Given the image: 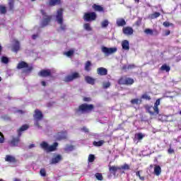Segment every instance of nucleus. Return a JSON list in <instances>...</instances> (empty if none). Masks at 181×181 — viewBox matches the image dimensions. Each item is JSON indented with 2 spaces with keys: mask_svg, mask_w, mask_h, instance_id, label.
<instances>
[{
  "mask_svg": "<svg viewBox=\"0 0 181 181\" xmlns=\"http://www.w3.org/2000/svg\"><path fill=\"white\" fill-rule=\"evenodd\" d=\"M40 148L47 152H54L57 151V146H59V143L54 142L52 145L49 146L46 141H42L40 144Z\"/></svg>",
  "mask_w": 181,
  "mask_h": 181,
  "instance_id": "f257e3e1",
  "label": "nucleus"
},
{
  "mask_svg": "<svg viewBox=\"0 0 181 181\" xmlns=\"http://www.w3.org/2000/svg\"><path fill=\"white\" fill-rule=\"evenodd\" d=\"M91 110V105H88L87 103H83L80 105L78 108L75 109V113L78 114V115H81V114H87L90 112Z\"/></svg>",
  "mask_w": 181,
  "mask_h": 181,
  "instance_id": "f03ea898",
  "label": "nucleus"
},
{
  "mask_svg": "<svg viewBox=\"0 0 181 181\" xmlns=\"http://www.w3.org/2000/svg\"><path fill=\"white\" fill-rule=\"evenodd\" d=\"M43 118L44 116L42 111H40L39 109H35L33 114V119L35 121L34 125H35V127H37L38 128H42V127H40V124H39V122L42 121Z\"/></svg>",
  "mask_w": 181,
  "mask_h": 181,
  "instance_id": "7ed1b4c3",
  "label": "nucleus"
},
{
  "mask_svg": "<svg viewBox=\"0 0 181 181\" xmlns=\"http://www.w3.org/2000/svg\"><path fill=\"white\" fill-rule=\"evenodd\" d=\"M16 69H18V70L24 69L23 73H30L33 70V66H29V64L24 61H21L17 64Z\"/></svg>",
  "mask_w": 181,
  "mask_h": 181,
  "instance_id": "20e7f679",
  "label": "nucleus"
},
{
  "mask_svg": "<svg viewBox=\"0 0 181 181\" xmlns=\"http://www.w3.org/2000/svg\"><path fill=\"white\" fill-rule=\"evenodd\" d=\"M63 8H59L57 11L56 19L57 23L61 25L60 28L62 30H66V25H63Z\"/></svg>",
  "mask_w": 181,
  "mask_h": 181,
  "instance_id": "39448f33",
  "label": "nucleus"
},
{
  "mask_svg": "<svg viewBox=\"0 0 181 181\" xmlns=\"http://www.w3.org/2000/svg\"><path fill=\"white\" fill-rule=\"evenodd\" d=\"M158 105H160V99L156 100L154 107L151 106L148 107V112H149L151 115H153V114H159V108L158 107Z\"/></svg>",
  "mask_w": 181,
  "mask_h": 181,
  "instance_id": "423d86ee",
  "label": "nucleus"
},
{
  "mask_svg": "<svg viewBox=\"0 0 181 181\" xmlns=\"http://www.w3.org/2000/svg\"><path fill=\"white\" fill-rule=\"evenodd\" d=\"M41 13L43 15V19L41 23V28H45L52 21V16H46L44 10H41Z\"/></svg>",
  "mask_w": 181,
  "mask_h": 181,
  "instance_id": "0eeeda50",
  "label": "nucleus"
},
{
  "mask_svg": "<svg viewBox=\"0 0 181 181\" xmlns=\"http://www.w3.org/2000/svg\"><path fill=\"white\" fill-rule=\"evenodd\" d=\"M79 77L80 74L77 72H74L71 75L66 76L64 78V81H65V83H70V81H73V80H75V78H78Z\"/></svg>",
  "mask_w": 181,
  "mask_h": 181,
  "instance_id": "6e6552de",
  "label": "nucleus"
},
{
  "mask_svg": "<svg viewBox=\"0 0 181 181\" xmlns=\"http://www.w3.org/2000/svg\"><path fill=\"white\" fill-rule=\"evenodd\" d=\"M117 47H111L108 48L107 47H102V52L106 56H110V54H112V53H115L117 52Z\"/></svg>",
  "mask_w": 181,
  "mask_h": 181,
  "instance_id": "1a4fd4ad",
  "label": "nucleus"
},
{
  "mask_svg": "<svg viewBox=\"0 0 181 181\" xmlns=\"http://www.w3.org/2000/svg\"><path fill=\"white\" fill-rule=\"evenodd\" d=\"M63 160V156L60 154L54 155L50 160V165H56Z\"/></svg>",
  "mask_w": 181,
  "mask_h": 181,
  "instance_id": "9d476101",
  "label": "nucleus"
},
{
  "mask_svg": "<svg viewBox=\"0 0 181 181\" xmlns=\"http://www.w3.org/2000/svg\"><path fill=\"white\" fill-rule=\"evenodd\" d=\"M54 138L56 141H63V139H67V133L66 132H58Z\"/></svg>",
  "mask_w": 181,
  "mask_h": 181,
  "instance_id": "9b49d317",
  "label": "nucleus"
},
{
  "mask_svg": "<svg viewBox=\"0 0 181 181\" xmlns=\"http://www.w3.org/2000/svg\"><path fill=\"white\" fill-rule=\"evenodd\" d=\"M40 77H52V70L42 69L38 73Z\"/></svg>",
  "mask_w": 181,
  "mask_h": 181,
  "instance_id": "f8f14e48",
  "label": "nucleus"
},
{
  "mask_svg": "<svg viewBox=\"0 0 181 181\" xmlns=\"http://www.w3.org/2000/svg\"><path fill=\"white\" fill-rule=\"evenodd\" d=\"M19 142H21V136L18 134V137H13L8 144L11 146H18Z\"/></svg>",
  "mask_w": 181,
  "mask_h": 181,
  "instance_id": "ddd939ff",
  "label": "nucleus"
},
{
  "mask_svg": "<svg viewBox=\"0 0 181 181\" xmlns=\"http://www.w3.org/2000/svg\"><path fill=\"white\" fill-rule=\"evenodd\" d=\"M122 32L124 35H126V36H131L132 35H134V29L131 27L123 28Z\"/></svg>",
  "mask_w": 181,
  "mask_h": 181,
  "instance_id": "4468645a",
  "label": "nucleus"
},
{
  "mask_svg": "<svg viewBox=\"0 0 181 181\" xmlns=\"http://www.w3.org/2000/svg\"><path fill=\"white\" fill-rule=\"evenodd\" d=\"M27 129H29V125L23 124V126H21L18 130V136H22V132H23V131H27Z\"/></svg>",
  "mask_w": 181,
  "mask_h": 181,
  "instance_id": "2eb2a0df",
  "label": "nucleus"
},
{
  "mask_svg": "<svg viewBox=\"0 0 181 181\" xmlns=\"http://www.w3.org/2000/svg\"><path fill=\"white\" fill-rule=\"evenodd\" d=\"M21 50V43L19 41L16 40L14 42V45H13V52H16V53H18Z\"/></svg>",
  "mask_w": 181,
  "mask_h": 181,
  "instance_id": "dca6fc26",
  "label": "nucleus"
},
{
  "mask_svg": "<svg viewBox=\"0 0 181 181\" xmlns=\"http://www.w3.org/2000/svg\"><path fill=\"white\" fill-rule=\"evenodd\" d=\"M108 71L104 67H100L98 69V74L100 76H107Z\"/></svg>",
  "mask_w": 181,
  "mask_h": 181,
  "instance_id": "f3484780",
  "label": "nucleus"
},
{
  "mask_svg": "<svg viewBox=\"0 0 181 181\" xmlns=\"http://www.w3.org/2000/svg\"><path fill=\"white\" fill-rule=\"evenodd\" d=\"M122 47L123 50H129V41L124 40L122 42Z\"/></svg>",
  "mask_w": 181,
  "mask_h": 181,
  "instance_id": "a211bd4d",
  "label": "nucleus"
},
{
  "mask_svg": "<svg viewBox=\"0 0 181 181\" xmlns=\"http://www.w3.org/2000/svg\"><path fill=\"white\" fill-rule=\"evenodd\" d=\"M6 162H9L10 163H16V158L12 156L7 155L5 158Z\"/></svg>",
  "mask_w": 181,
  "mask_h": 181,
  "instance_id": "6ab92c4d",
  "label": "nucleus"
},
{
  "mask_svg": "<svg viewBox=\"0 0 181 181\" xmlns=\"http://www.w3.org/2000/svg\"><path fill=\"white\" fill-rule=\"evenodd\" d=\"M109 170L112 175H115L117 170H121V168L118 166L109 165Z\"/></svg>",
  "mask_w": 181,
  "mask_h": 181,
  "instance_id": "aec40b11",
  "label": "nucleus"
},
{
  "mask_svg": "<svg viewBox=\"0 0 181 181\" xmlns=\"http://www.w3.org/2000/svg\"><path fill=\"white\" fill-rule=\"evenodd\" d=\"M93 9L96 12H104V7L98 5V4H93L92 6Z\"/></svg>",
  "mask_w": 181,
  "mask_h": 181,
  "instance_id": "412c9836",
  "label": "nucleus"
},
{
  "mask_svg": "<svg viewBox=\"0 0 181 181\" xmlns=\"http://www.w3.org/2000/svg\"><path fill=\"white\" fill-rule=\"evenodd\" d=\"M49 6H56V5H60L62 0H48Z\"/></svg>",
  "mask_w": 181,
  "mask_h": 181,
  "instance_id": "4be33fe9",
  "label": "nucleus"
},
{
  "mask_svg": "<svg viewBox=\"0 0 181 181\" xmlns=\"http://www.w3.org/2000/svg\"><path fill=\"white\" fill-rule=\"evenodd\" d=\"M144 138H145V134H142V133H136L134 135V141H142V139H144Z\"/></svg>",
  "mask_w": 181,
  "mask_h": 181,
  "instance_id": "5701e85b",
  "label": "nucleus"
},
{
  "mask_svg": "<svg viewBox=\"0 0 181 181\" xmlns=\"http://www.w3.org/2000/svg\"><path fill=\"white\" fill-rule=\"evenodd\" d=\"M8 8L9 11H11V12H13L15 11V0H8Z\"/></svg>",
  "mask_w": 181,
  "mask_h": 181,
  "instance_id": "b1692460",
  "label": "nucleus"
},
{
  "mask_svg": "<svg viewBox=\"0 0 181 181\" xmlns=\"http://www.w3.org/2000/svg\"><path fill=\"white\" fill-rule=\"evenodd\" d=\"M117 26H125L127 25V22L124 18H118L116 21Z\"/></svg>",
  "mask_w": 181,
  "mask_h": 181,
  "instance_id": "393cba45",
  "label": "nucleus"
},
{
  "mask_svg": "<svg viewBox=\"0 0 181 181\" xmlns=\"http://www.w3.org/2000/svg\"><path fill=\"white\" fill-rule=\"evenodd\" d=\"M83 20L85 21V22L91 21V12L86 13L83 16Z\"/></svg>",
  "mask_w": 181,
  "mask_h": 181,
  "instance_id": "a878e982",
  "label": "nucleus"
},
{
  "mask_svg": "<svg viewBox=\"0 0 181 181\" xmlns=\"http://www.w3.org/2000/svg\"><path fill=\"white\" fill-rule=\"evenodd\" d=\"M160 70H162V71H166L167 73H169V71H170V66L166 64H163L160 67Z\"/></svg>",
  "mask_w": 181,
  "mask_h": 181,
  "instance_id": "bb28decb",
  "label": "nucleus"
},
{
  "mask_svg": "<svg viewBox=\"0 0 181 181\" xmlns=\"http://www.w3.org/2000/svg\"><path fill=\"white\" fill-rule=\"evenodd\" d=\"M6 6L0 5V15H5L6 14Z\"/></svg>",
  "mask_w": 181,
  "mask_h": 181,
  "instance_id": "cd10ccee",
  "label": "nucleus"
},
{
  "mask_svg": "<svg viewBox=\"0 0 181 181\" xmlns=\"http://www.w3.org/2000/svg\"><path fill=\"white\" fill-rule=\"evenodd\" d=\"M161 168L160 166L157 165L154 168V173L156 175V176H159L160 175Z\"/></svg>",
  "mask_w": 181,
  "mask_h": 181,
  "instance_id": "c85d7f7f",
  "label": "nucleus"
},
{
  "mask_svg": "<svg viewBox=\"0 0 181 181\" xmlns=\"http://www.w3.org/2000/svg\"><path fill=\"white\" fill-rule=\"evenodd\" d=\"M65 152H72V151H74V146L72 145H68L64 148Z\"/></svg>",
  "mask_w": 181,
  "mask_h": 181,
  "instance_id": "c756f323",
  "label": "nucleus"
},
{
  "mask_svg": "<svg viewBox=\"0 0 181 181\" xmlns=\"http://www.w3.org/2000/svg\"><path fill=\"white\" fill-rule=\"evenodd\" d=\"M134 81L133 78H126V86H131L134 84Z\"/></svg>",
  "mask_w": 181,
  "mask_h": 181,
  "instance_id": "7c9ffc66",
  "label": "nucleus"
},
{
  "mask_svg": "<svg viewBox=\"0 0 181 181\" xmlns=\"http://www.w3.org/2000/svg\"><path fill=\"white\" fill-rule=\"evenodd\" d=\"M104 140H100L99 141H94L93 145L94 146H103L104 145Z\"/></svg>",
  "mask_w": 181,
  "mask_h": 181,
  "instance_id": "2f4dec72",
  "label": "nucleus"
},
{
  "mask_svg": "<svg viewBox=\"0 0 181 181\" xmlns=\"http://www.w3.org/2000/svg\"><path fill=\"white\" fill-rule=\"evenodd\" d=\"M1 63H4V64H8L9 63V58L7 57H1Z\"/></svg>",
  "mask_w": 181,
  "mask_h": 181,
  "instance_id": "473e14b6",
  "label": "nucleus"
},
{
  "mask_svg": "<svg viewBox=\"0 0 181 181\" xmlns=\"http://www.w3.org/2000/svg\"><path fill=\"white\" fill-rule=\"evenodd\" d=\"M160 16V13L156 12L151 15V19H156V18H159Z\"/></svg>",
  "mask_w": 181,
  "mask_h": 181,
  "instance_id": "72a5a7b5",
  "label": "nucleus"
},
{
  "mask_svg": "<svg viewBox=\"0 0 181 181\" xmlns=\"http://www.w3.org/2000/svg\"><path fill=\"white\" fill-rule=\"evenodd\" d=\"M110 22L108 21V20H104L102 23H101V26L102 28H107V26H108Z\"/></svg>",
  "mask_w": 181,
  "mask_h": 181,
  "instance_id": "f704fd0d",
  "label": "nucleus"
},
{
  "mask_svg": "<svg viewBox=\"0 0 181 181\" xmlns=\"http://www.w3.org/2000/svg\"><path fill=\"white\" fill-rule=\"evenodd\" d=\"M126 81H127V77H122L120 79H119L118 83L119 84L126 85Z\"/></svg>",
  "mask_w": 181,
  "mask_h": 181,
  "instance_id": "c9c22d12",
  "label": "nucleus"
},
{
  "mask_svg": "<svg viewBox=\"0 0 181 181\" xmlns=\"http://www.w3.org/2000/svg\"><path fill=\"white\" fill-rule=\"evenodd\" d=\"M83 28L85 30H87L88 32H90V30H91V26L90 25V23H85L83 25Z\"/></svg>",
  "mask_w": 181,
  "mask_h": 181,
  "instance_id": "e433bc0d",
  "label": "nucleus"
},
{
  "mask_svg": "<svg viewBox=\"0 0 181 181\" xmlns=\"http://www.w3.org/2000/svg\"><path fill=\"white\" fill-rule=\"evenodd\" d=\"M90 66H91V62L88 61L85 66V70H86V71H90Z\"/></svg>",
  "mask_w": 181,
  "mask_h": 181,
  "instance_id": "4c0bfd02",
  "label": "nucleus"
},
{
  "mask_svg": "<svg viewBox=\"0 0 181 181\" xmlns=\"http://www.w3.org/2000/svg\"><path fill=\"white\" fill-rule=\"evenodd\" d=\"M66 56L67 57H71V56H73L74 54V50H69L65 52Z\"/></svg>",
  "mask_w": 181,
  "mask_h": 181,
  "instance_id": "58836bf2",
  "label": "nucleus"
},
{
  "mask_svg": "<svg viewBox=\"0 0 181 181\" xmlns=\"http://www.w3.org/2000/svg\"><path fill=\"white\" fill-rule=\"evenodd\" d=\"M96 179H98V180H103V174L102 173H96L95 175Z\"/></svg>",
  "mask_w": 181,
  "mask_h": 181,
  "instance_id": "ea45409f",
  "label": "nucleus"
},
{
  "mask_svg": "<svg viewBox=\"0 0 181 181\" xmlns=\"http://www.w3.org/2000/svg\"><path fill=\"white\" fill-rule=\"evenodd\" d=\"M40 175H41L43 177H46V170L45 168H42L40 170Z\"/></svg>",
  "mask_w": 181,
  "mask_h": 181,
  "instance_id": "a19ab883",
  "label": "nucleus"
},
{
  "mask_svg": "<svg viewBox=\"0 0 181 181\" xmlns=\"http://www.w3.org/2000/svg\"><path fill=\"white\" fill-rule=\"evenodd\" d=\"M121 169L123 170H129V165H128V164H124L120 167V170Z\"/></svg>",
  "mask_w": 181,
  "mask_h": 181,
  "instance_id": "79ce46f5",
  "label": "nucleus"
},
{
  "mask_svg": "<svg viewBox=\"0 0 181 181\" xmlns=\"http://www.w3.org/2000/svg\"><path fill=\"white\" fill-rule=\"evenodd\" d=\"M0 144H4L5 142V136H4V134L0 132Z\"/></svg>",
  "mask_w": 181,
  "mask_h": 181,
  "instance_id": "37998d69",
  "label": "nucleus"
},
{
  "mask_svg": "<svg viewBox=\"0 0 181 181\" xmlns=\"http://www.w3.org/2000/svg\"><path fill=\"white\" fill-rule=\"evenodd\" d=\"M144 33L146 35H153V31L151 29L147 28L144 30Z\"/></svg>",
  "mask_w": 181,
  "mask_h": 181,
  "instance_id": "c03bdc74",
  "label": "nucleus"
},
{
  "mask_svg": "<svg viewBox=\"0 0 181 181\" xmlns=\"http://www.w3.org/2000/svg\"><path fill=\"white\" fill-rule=\"evenodd\" d=\"M139 101H141L139 99L136 98V99H133L131 100V103L133 104V105H138L139 104Z\"/></svg>",
  "mask_w": 181,
  "mask_h": 181,
  "instance_id": "a18cd8bd",
  "label": "nucleus"
},
{
  "mask_svg": "<svg viewBox=\"0 0 181 181\" xmlns=\"http://www.w3.org/2000/svg\"><path fill=\"white\" fill-rule=\"evenodd\" d=\"M97 19V13L95 12L91 13V21H95Z\"/></svg>",
  "mask_w": 181,
  "mask_h": 181,
  "instance_id": "49530a36",
  "label": "nucleus"
},
{
  "mask_svg": "<svg viewBox=\"0 0 181 181\" xmlns=\"http://www.w3.org/2000/svg\"><path fill=\"white\" fill-rule=\"evenodd\" d=\"M111 86V83L110 82H104L103 83V88H108Z\"/></svg>",
  "mask_w": 181,
  "mask_h": 181,
  "instance_id": "de8ad7c7",
  "label": "nucleus"
},
{
  "mask_svg": "<svg viewBox=\"0 0 181 181\" xmlns=\"http://www.w3.org/2000/svg\"><path fill=\"white\" fill-rule=\"evenodd\" d=\"M141 98H144V100H151V96L147 94H144L142 95Z\"/></svg>",
  "mask_w": 181,
  "mask_h": 181,
  "instance_id": "09e8293b",
  "label": "nucleus"
},
{
  "mask_svg": "<svg viewBox=\"0 0 181 181\" xmlns=\"http://www.w3.org/2000/svg\"><path fill=\"white\" fill-rule=\"evenodd\" d=\"M136 175L139 177L140 180H145V177H141V174L139 173V171L136 172Z\"/></svg>",
  "mask_w": 181,
  "mask_h": 181,
  "instance_id": "8fccbe9b",
  "label": "nucleus"
},
{
  "mask_svg": "<svg viewBox=\"0 0 181 181\" xmlns=\"http://www.w3.org/2000/svg\"><path fill=\"white\" fill-rule=\"evenodd\" d=\"M85 80L86 83H88V84H91V78L90 76H86Z\"/></svg>",
  "mask_w": 181,
  "mask_h": 181,
  "instance_id": "3c124183",
  "label": "nucleus"
},
{
  "mask_svg": "<svg viewBox=\"0 0 181 181\" xmlns=\"http://www.w3.org/2000/svg\"><path fill=\"white\" fill-rule=\"evenodd\" d=\"M168 153L170 154L175 153V150L170 147L169 149L168 150Z\"/></svg>",
  "mask_w": 181,
  "mask_h": 181,
  "instance_id": "603ef678",
  "label": "nucleus"
},
{
  "mask_svg": "<svg viewBox=\"0 0 181 181\" xmlns=\"http://www.w3.org/2000/svg\"><path fill=\"white\" fill-rule=\"evenodd\" d=\"M163 25L165 28H168V27L170 26V24L169 23V22H164Z\"/></svg>",
  "mask_w": 181,
  "mask_h": 181,
  "instance_id": "864d4df0",
  "label": "nucleus"
},
{
  "mask_svg": "<svg viewBox=\"0 0 181 181\" xmlns=\"http://www.w3.org/2000/svg\"><path fill=\"white\" fill-rule=\"evenodd\" d=\"M81 130L83 131V132H88V129H87V127H83L81 129Z\"/></svg>",
  "mask_w": 181,
  "mask_h": 181,
  "instance_id": "5fc2aeb1",
  "label": "nucleus"
},
{
  "mask_svg": "<svg viewBox=\"0 0 181 181\" xmlns=\"http://www.w3.org/2000/svg\"><path fill=\"white\" fill-rule=\"evenodd\" d=\"M91 98H83V101L85 102H88V101H90Z\"/></svg>",
  "mask_w": 181,
  "mask_h": 181,
  "instance_id": "6e6d98bb",
  "label": "nucleus"
},
{
  "mask_svg": "<svg viewBox=\"0 0 181 181\" xmlns=\"http://www.w3.org/2000/svg\"><path fill=\"white\" fill-rule=\"evenodd\" d=\"M41 86H42V87H46V81H41Z\"/></svg>",
  "mask_w": 181,
  "mask_h": 181,
  "instance_id": "4d7b16f0",
  "label": "nucleus"
},
{
  "mask_svg": "<svg viewBox=\"0 0 181 181\" xmlns=\"http://www.w3.org/2000/svg\"><path fill=\"white\" fill-rule=\"evenodd\" d=\"M95 160V156L94 155H91V162H94Z\"/></svg>",
  "mask_w": 181,
  "mask_h": 181,
  "instance_id": "13d9d810",
  "label": "nucleus"
},
{
  "mask_svg": "<svg viewBox=\"0 0 181 181\" xmlns=\"http://www.w3.org/2000/svg\"><path fill=\"white\" fill-rule=\"evenodd\" d=\"M37 38V35H32V39H33V40H35Z\"/></svg>",
  "mask_w": 181,
  "mask_h": 181,
  "instance_id": "bf43d9fd",
  "label": "nucleus"
},
{
  "mask_svg": "<svg viewBox=\"0 0 181 181\" xmlns=\"http://www.w3.org/2000/svg\"><path fill=\"white\" fill-rule=\"evenodd\" d=\"M88 162L89 163L91 162V154H89V156H88Z\"/></svg>",
  "mask_w": 181,
  "mask_h": 181,
  "instance_id": "052dcab7",
  "label": "nucleus"
},
{
  "mask_svg": "<svg viewBox=\"0 0 181 181\" xmlns=\"http://www.w3.org/2000/svg\"><path fill=\"white\" fill-rule=\"evenodd\" d=\"M168 35H170V30H168V31L165 32V35L168 36Z\"/></svg>",
  "mask_w": 181,
  "mask_h": 181,
  "instance_id": "680f3d73",
  "label": "nucleus"
},
{
  "mask_svg": "<svg viewBox=\"0 0 181 181\" xmlns=\"http://www.w3.org/2000/svg\"><path fill=\"white\" fill-rule=\"evenodd\" d=\"M134 68V65H129L127 69H132Z\"/></svg>",
  "mask_w": 181,
  "mask_h": 181,
  "instance_id": "e2e57ef3",
  "label": "nucleus"
},
{
  "mask_svg": "<svg viewBox=\"0 0 181 181\" xmlns=\"http://www.w3.org/2000/svg\"><path fill=\"white\" fill-rule=\"evenodd\" d=\"M13 181H21V179H19V178H15V179L13 180Z\"/></svg>",
  "mask_w": 181,
  "mask_h": 181,
  "instance_id": "0e129e2a",
  "label": "nucleus"
},
{
  "mask_svg": "<svg viewBox=\"0 0 181 181\" xmlns=\"http://www.w3.org/2000/svg\"><path fill=\"white\" fill-rule=\"evenodd\" d=\"M1 52H2V46L0 45V56H1Z\"/></svg>",
  "mask_w": 181,
  "mask_h": 181,
  "instance_id": "69168bd1",
  "label": "nucleus"
},
{
  "mask_svg": "<svg viewBox=\"0 0 181 181\" xmlns=\"http://www.w3.org/2000/svg\"><path fill=\"white\" fill-rule=\"evenodd\" d=\"M30 148H35V144H30Z\"/></svg>",
  "mask_w": 181,
  "mask_h": 181,
  "instance_id": "338daca9",
  "label": "nucleus"
},
{
  "mask_svg": "<svg viewBox=\"0 0 181 181\" xmlns=\"http://www.w3.org/2000/svg\"><path fill=\"white\" fill-rule=\"evenodd\" d=\"M91 84H94V79L91 78Z\"/></svg>",
  "mask_w": 181,
  "mask_h": 181,
  "instance_id": "774afa93",
  "label": "nucleus"
}]
</instances>
